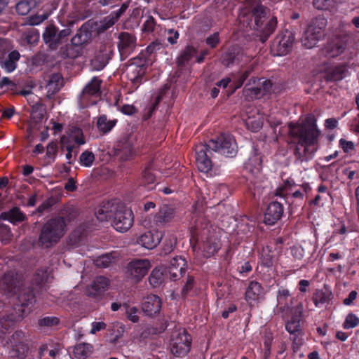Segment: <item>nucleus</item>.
Wrapping results in <instances>:
<instances>
[{"instance_id": "f257e3e1", "label": "nucleus", "mask_w": 359, "mask_h": 359, "mask_svg": "<svg viewBox=\"0 0 359 359\" xmlns=\"http://www.w3.org/2000/svg\"><path fill=\"white\" fill-rule=\"evenodd\" d=\"M288 128L291 143L294 144V163L311 161L318 149L315 147L318 144L320 135L316 118L308 116L301 123H289Z\"/></svg>"}, {"instance_id": "f03ea898", "label": "nucleus", "mask_w": 359, "mask_h": 359, "mask_svg": "<svg viewBox=\"0 0 359 359\" xmlns=\"http://www.w3.org/2000/svg\"><path fill=\"white\" fill-rule=\"evenodd\" d=\"M35 302L36 297L33 287H28L20 290L13 309L0 316V332L6 333L13 328L18 321L31 312Z\"/></svg>"}, {"instance_id": "7ed1b4c3", "label": "nucleus", "mask_w": 359, "mask_h": 359, "mask_svg": "<svg viewBox=\"0 0 359 359\" xmlns=\"http://www.w3.org/2000/svg\"><path fill=\"white\" fill-rule=\"evenodd\" d=\"M210 223L204 217L196 219L194 225L191 229V241L196 243L203 242L202 252L204 257L209 258L215 255L221 248L219 239L214 236H209Z\"/></svg>"}, {"instance_id": "20e7f679", "label": "nucleus", "mask_w": 359, "mask_h": 359, "mask_svg": "<svg viewBox=\"0 0 359 359\" xmlns=\"http://www.w3.org/2000/svg\"><path fill=\"white\" fill-rule=\"evenodd\" d=\"M268 11L266 7L259 4L253 7L247 15L250 20V27L259 32L260 40L262 43L265 42L274 32L277 26L276 17L271 16L269 18Z\"/></svg>"}, {"instance_id": "39448f33", "label": "nucleus", "mask_w": 359, "mask_h": 359, "mask_svg": "<svg viewBox=\"0 0 359 359\" xmlns=\"http://www.w3.org/2000/svg\"><path fill=\"white\" fill-rule=\"evenodd\" d=\"M290 313V316L285 323V329L290 334L293 351L297 352L304 344V336L305 334L303 329L302 304L299 303L295 305Z\"/></svg>"}, {"instance_id": "423d86ee", "label": "nucleus", "mask_w": 359, "mask_h": 359, "mask_svg": "<svg viewBox=\"0 0 359 359\" xmlns=\"http://www.w3.org/2000/svg\"><path fill=\"white\" fill-rule=\"evenodd\" d=\"M66 221L63 217L57 216L49 219L42 226L39 237V244L46 248L52 247L65 235Z\"/></svg>"}, {"instance_id": "0eeeda50", "label": "nucleus", "mask_w": 359, "mask_h": 359, "mask_svg": "<svg viewBox=\"0 0 359 359\" xmlns=\"http://www.w3.org/2000/svg\"><path fill=\"white\" fill-rule=\"evenodd\" d=\"M327 19L321 15L313 18L304 31L302 43L306 48H312L325 35Z\"/></svg>"}, {"instance_id": "6e6552de", "label": "nucleus", "mask_w": 359, "mask_h": 359, "mask_svg": "<svg viewBox=\"0 0 359 359\" xmlns=\"http://www.w3.org/2000/svg\"><path fill=\"white\" fill-rule=\"evenodd\" d=\"M206 144L211 151L217 152L226 157L233 158L238 153L236 140L229 133H222L216 138L210 140Z\"/></svg>"}, {"instance_id": "1a4fd4ad", "label": "nucleus", "mask_w": 359, "mask_h": 359, "mask_svg": "<svg viewBox=\"0 0 359 359\" xmlns=\"http://www.w3.org/2000/svg\"><path fill=\"white\" fill-rule=\"evenodd\" d=\"M192 339L185 329L172 333L170 339V351L175 357L183 358L189 353Z\"/></svg>"}, {"instance_id": "9d476101", "label": "nucleus", "mask_w": 359, "mask_h": 359, "mask_svg": "<svg viewBox=\"0 0 359 359\" xmlns=\"http://www.w3.org/2000/svg\"><path fill=\"white\" fill-rule=\"evenodd\" d=\"M111 221L112 226L116 231L126 232L133 224V212L130 209L123 205H118Z\"/></svg>"}, {"instance_id": "9b49d317", "label": "nucleus", "mask_w": 359, "mask_h": 359, "mask_svg": "<svg viewBox=\"0 0 359 359\" xmlns=\"http://www.w3.org/2000/svg\"><path fill=\"white\" fill-rule=\"evenodd\" d=\"M151 262L147 259H133L126 268L128 277L140 281L151 269Z\"/></svg>"}, {"instance_id": "f8f14e48", "label": "nucleus", "mask_w": 359, "mask_h": 359, "mask_svg": "<svg viewBox=\"0 0 359 359\" xmlns=\"http://www.w3.org/2000/svg\"><path fill=\"white\" fill-rule=\"evenodd\" d=\"M102 80L98 76H93L91 80L85 86L79 97L80 103L83 107H88L90 103L88 100L90 97H98L101 94V85ZM95 104V102H91L90 104Z\"/></svg>"}, {"instance_id": "ddd939ff", "label": "nucleus", "mask_w": 359, "mask_h": 359, "mask_svg": "<svg viewBox=\"0 0 359 359\" xmlns=\"http://www.w3.org/2000/svg\"><path fill=\"white\" fill-rule=\"evenodd\" d=\"M295 298L292 297L290 290L284 287L280 286L276 292L277 310L278 312L285 314L294 309Z\"/></svg>"}, {"instance_id": "4468645a", "label": "nucleus", "mask_w": 359, "mask_h": 359, "mask_svg": "<svg viewBox=\"0 0 359 359\" xmlns=\"http://www.w3.org/2000/svg\"><path fill=\"white\" fill-rule=\"evenodd\" d=\"M265 294L264 288L257 280H250L245 292V300L250 307H253Z\"/></svg>"}, {"instance_id": "2eb2a0df", "label": "nucleus", "mask_w": 359, "mask_h": 359, "mask_svg": "<svg viewBox=\"0 0 359 359\" xmlns=\"http://www.w3.org/2000/svg\"><path fill=\"white\" fill-rule=\"evenodd\" d=\"M294 33L287 29L278 35L273 42V46L276 47L279 55H285L291 49L295 39Z\"/></svg>"}, {"instance_id": "dca6fc26", "label": "nucleus", "mask_w": 359, "mask_h": 359, "mask_svg": "<svg viewBox=\"0 0 359 359\" xmlns=\"http://www.w3.org/2000/svg\"><path fill=\"white\" fill-rule=\"evenodd\" d=\"M210 149L207 147V144H201L196 146V165L200 172H208L211 170L212 163L210 156L208 153H210Z\"/></svg>"}, {"instance_id": "f3484780", "label": "nucleus", "mask_w": 359, "mask_h": 359, "mask_svg": "<svg viewBox=\"0 0 359 359\" xmlns=\"http://www.w3.org/2000/svg\"><path fill=\"white\" fill-rule=\"evenodd\" d=\"M246 172L255 178L258 177L262 169V157L259 150L253 147L248 161L244 164Z\"/></svg>"}, {"instance_id": "a211bd4d", "label": "nucleus", "mask_w": 359, "mask_h": 359, "mask_svg": "<svg viewBox=\"0 0 359 359\" xmlns=\"http://www.w3.org/2000/svg\"><path fill=\"white\" fill-rule=\"evenodd\" d=\"M118 49L121 57L126 58L134 50L136 46V38L132 34L123 32L118 35Z\"/></svg>"}, {"instance_id": "6ab92c4d", "label": "nucleus", "mask_w": 359, "mask_h": 359, "mask_svg": "<svg viewBox=\"0 0 359 359\" xmlns=\"http://www.w3.org/2000/svg\"><path fill=\"white\" fill-rule=\"evenodd\" d=\"M113 51L110 46L104 45L100 46L95 56L90 61L92 68L96 71L103 69L111 59Z\"/></svg>"}, {"instance_id": "aec40b11", "label": "nucleus", "mask_w": 359, "mask_h": 359, "mask_svg": "<svg viewBox=\"0 0 359 359\" xmlns=\"http://www.w3.org/2000/svg\"><path fill=\"white\" fill-rule=\"evenodd\" d=\"M284 208L280 202H271L264 212V222L266 225H273L280 220L283 215Z\"/></svg>"}, {"instance_id": "412c9836", "label": "nucleus", "mask_w": 359, "mask_h": 359, "mask_svg": "<svg viewBox=\"0 0 359 359\" xmlns=\"http://www.w3.org/2000/svg\"><path fill=\"white\" fill-rule=\"evenodd\" d=\"M348 67L345 63L329 66L324 70V79L327 82H338L347 75Z\"/></svg>"}, {"instance_id": "4be33fe9", "label": "nucleus", "mask_w": 359, "mask_h": 359, "mask_svg": "<svg viewBox=\"0 0 359 359\" xmlns=\"http://www.w3.org/2000/svg\"><path fill=\"white\" fill-rule=\"evenodd\" d=\"M161 308V301L158 296L149 294L143 299L142 309L146 316H155L159 313Z\"/></svg>"}, {"instance_id": "5701e85b", "label": "nucleus", "mask_w": 359, "mask_h": 359, "mask_svg": "<svg viewBox=\"0 0 359 359\" xmlns=\"http://www.w3.org/2000/svg\"><path fill=\"white\" fill-rule=\"evenodd\" d=\"M86 142L82 130L74 126L67 135H63L60 137V145H75L78 146L84 144Z\"/></svg>"}, {"instance_id": "b1692460", "label": "nucleus", "mask_w": 359, "mask_h": 359, "mask_svg": "<svg viewBox=\"0 0 359 359\" xmlns=\"http://www.w3.org/2000/svg\"><path fill=\"white\" fill-rule=\"evenodd\" d=\"M186 259L182 257H175L170 260L167 273L169 274L171 280H176L185 273Z\"/></svg>"}, {"instance_id": "393cba45", "label": "nucleus", "mask_w": 359, "mask_h": 359, "mask_svg": "<svg viewBox=\"0 0 359 359\" xmlns=\"http://www.w3.org/2000/svg\"><path fill=\"white\" fill-rule=\"evenodd\" d=\"M109 285L108 278L104 276H98L87 287L86 293L88 296L93 297L102 296L108 289Z\"/></svg>"}, {"instance_id": "a878e982", "label": "nucleus", "mask_w": 359, "mask_h": 359, "mask_svg": "<svg viewBox=\"0 0 359 359\" xmlns=\"http://www.w3.org/2000/svg\"><path fill=\"white\" fill-rule=\"evenodd\" d=\"M333 299V294L330 287L325 284L322 289H317L313 294L312 301L316 307L327 306Z\"/></svg>"}, {"instance_id": "bb28decb", "label": "nucleus", "mask_w": 359, "mask_h": 359, "mask_svg": "<svg viewBox=\"0 0 359 359\" xmlns=\"http://www.w3.org/2000/svg\"><path fill=\"white\" fill-rule=\"evenodd\" d=\"M162 233L160 231H147L137 238V243L147 249H153L161 242Z\"/></svg>"}, {"instance_id": "cd10ccee", "label": "nucleus", "mask_w": 359, "mask_h": 359, "mask_svg": "<svg viewBox=\"0 0 359 359\" xmlns=\"http://www.w3.org/2000/svg\"><path fill=\"white\" fill-rule=\"evenodd\" d=\"M115 150L116 154L123 161L130 160L135 155L133 143L128 138H123L118 141L115 146Z\"/></svg>"}, {"instance_id": "c85d7f7f", "label": "nucleus", "mask_w": 359, "mask_h": 359, "mask_svg": "<svg viewBox=\"0 0 359 359\" xmlns=\"http://www.w3.org/2000/svg\"><path fill=\"white\" fill-rule=\"evenodd\" d=\"M0 220H6L13 225H18L27 220L26 215L18 207H13L8 211L0 214Z\"/></svg>"}, {"instance_id": "c756f323", "label": "nucleus", "mask_w": 359, "mask_h": 359, "mask_svg": "<svg viewBox=\"0 0 359 359\" xmlns=\"http://www.w3.org/2000/svg\"><path fill=\"white\" fill-rule=\"evenodd\" d=\"M347 48L346 37H337L332 41L328 43L326 46L327 55L330 57H336L342 54Z\"/></svg>"}, {"instance_id": "7c9ffc66", "label": "nucleus", "mask_w": 359, "mask_h": 359, "mask_svg": "<svg viewBox=\"0 0 359 359\" xmlns=\"http://www.w3.org/2000/svg\"><path fill=\"white\" fill-rule=\"evenodd\" d=\"M175 212V208L172 205L164 204L161 206L158 212L155 215L154 222L158 226L164 225L171 221Z\"/></svg>"}, {"instance_id": "2f4dec72", "label": "nucleus", "mask_w": 359, "mask_h": 359, "mask_svg": "<svg viewBox=\"0 0 359 359\" xmlns=\"http://www.w3.org/2000/svg\"><path fill=\"white\" fill-rule=\"evenodd\" d=\"M118 205L107 201L103 202L95 211V216L100 222L111 221Z\"/></svg>"}, {"instance_id": "473e14b6", "label": "nucleus", "mask_w": 359, "mask_h": 359, "mask_svg": "<svg viewBox=\"0 0 359 359\" xmlns=\"http://www.w3.org/2000/svg\"><path fill=\"white\" fill-rule=\"evenodd\" d=\"M20 58V53L16 50H13L8 53L6 58H0V67L6 73H11L17 68Z\"/></svg>"}, {"instance_id": "72a5a7b5", "label": "nucleus", "mask_w": 359, "mask_h": 359, "mask_svg": "<svg viewBox=\"0 0 359 359\" xmlns=\"http://www.w3.org/2000/svg\"><path fill=\"white\" fill-rule=\"evenodd\" d=\"M242 53V50L237 46H232L221 56V63L225 67L233 65L236 61H238L239 56Z\"/></svg>"}, {"instance_id": "f704fd0d", "label": "nucleus", "mask_w": 359, "mask_h": 359, "mask_svg": "<svg viewBox=\"0 0 359 359\" xmlns=\"http://www.w3.org/2000/svg\"><path fill=\"white\" fill-rule=\"evenodd\" d=\"M43 39L50 48L56 49L60 42V36L57 34V29L53 25L48 26L43 33Z\"/></svg>"}, {"instance_id": "c9c22d12", "label": "nucleus", "mask_w": 359, "mask_h": 359, "mask_svg": "<svg viewBox=\"0 0 359 359\" xmlns=\"http://www.w3.org/2000/svg\"><path fill=\"white\" fill-rule=\"evenodd\" d=\"M116 119H108L107 116L105 114L100 115L97 118L96 127L99 133L102 135L108 134L116 125Z\"/></svg>"}, {"instance_id": "e433bc0d", "label": "nucleus", "mask_w": 359, "mask_h": 359, "mask_svg": "<svg viewBox=\"0 0 359 359\" xmlns=\"http://www.w3.org/2000/svg\"><path fill=\"white\" fill-rule=\"evenodd\" d=\"M93 352V346L89 343H79L74 348L73 353L77 359H86L90 356Z\"/></svg>"}, {"instance_id": "4c0bfd02", "label": "nucleus", "mask_w": 359, "mask_h": 359, "mask_svg": "<svg viewBox=\"0 0 359 359\" xmlns=\"http://www.w3.org/2000/svg\"><path fill=\"white\" fill-rule=\"evenodd\" d=\"M165 276H167L166 269L156 267L152 270L149 277V284L153 287H157L160 286L163 282Z\"/></svg>"}, {"instance_id": "58836bf2", "label": "nucleus", "mask_w": 359, "mask_h": 359, "mask_svg": "<svg viewBox=\"0 0 359 359\" xmlns=\"http://www.w3.org/2000/svg\"><path fill=\"white\" fill-rule=\"evenodd\" d=\"M197 53V49L192 46H187L177 57V63L180 67H184Z\"/></svg>"}, {"instance_id": "ea45409f", "label": "nucleus", "mask_w": 359, "mask_h": 359, "mask_svg": "<svg viewBox=\"0 0 359 359\" xmlns=\"http://www.w3.org/2000/svg\"><path fill=\"white\" fill-rule=\"evenodd\" d=\"M28 348L24 343H18L12 345L8 352V357L11 359H24L27 355Z\"/></svg>"}, {"instance_id": "a19ab883", "label": "nucleus", "mask_w": 359, "mask_h": 359, "mask_svg": "<svg viewBox=\"0 0 359 359\" xmlns=\"http://www.w3.org/2000/svg\"><path fill=\"white\" fill-rule=\"evenodd\" d=\"M90 33L88 30L80 29L72 38L71 43L77 48H81L82 46L90 40Z\"/></svg>"}, {"instance_id": "79ce46f5", "label": "nucleus", "mask_w": 359, "mask_h": 359, "mask_svg": "<svg viewBox=\"0 0 359 359\" xmlns=\"http://www.w3.org/2000/svg\"><path fill=\"white\" fill-rule=\"evenodd\" d=\"M62 76L60 74H53L50 76L46 86L47 93L50 95H54L60 90V81Z\"/></svg>"}, {"instance_id": "37998d69", "label": "nucleus", "mask_w": 359, "mask_h": 359, "mask_svg": "<svg viewBox=\"0 0 359 359\" xmlns=\"http://www.w3.org/2000/svg\"><path fill=\"white\" fill-rule=\"evenodd\" d=\"M296 186L294 180L289 178L276 189L275 196L285 198L292 191V188Z\"/></svg>"}, {"instance_id": "c03bdc74", "label": "nucleus", "mask_w": 359, "mask_h": 359, "mask_svg": "<svg viewBox=\"0 0 359 359\" xmlns=\"http://www.w3.org/2000/svg\"><path fill=\"white\" fill-rule=\"evenodd\" d=\"M144 76V71L140 66H135L131 72L128 73V78L137 89L142 83Z\"/></svg>"}, {"instance_id": "a18cd8bd", "label": "nucleus", "mask_w": 359, "mask_h": 359, "mask_svg": "<svg viewBox=\"0 0 359 359\" xmlns=\"http://www.w3.org/2000/svg\"><path fill=\"white\" fill-rule=\"evenodd\" d=\"M259 85L262 96L270 95L271 93H278L276 85H273L270 79H266L264 78L259 79Z\"/></svg>"}, {"instance_id": "49530a36", "label": "nucleus", "mask_w": 359, "mask_h": 359, "mask_svg": "<svg viewBox=\"0 0 359 359\" xmlns=\"http://www.w3.org/2000/svg\"><path fill=\"white\" fill-rule=\"evenodd\" d=\"M153 162L149 161L142 171V183L144 185H149L154 183L156 177L152 172Z\"/></svg>"}, {"instance_id": "de8ad7c7", "label": "nucleus", "mask_w": 359, "mask_h": 359, "mask_svg": "<svg viewBox=\"0 0 359 359\" xmlns=\"http://www.w3.org/2000/svg\"><path fill=\"white\" fill-rule=\"evenodd\" d=\"M243 93L247 100L259 99L263 97L259 86H250V83L245 85Z\"/></svg>"}, {"instance_id": "09e8293b", "label": "nucleus", "mask_w": 359, "mask_h": 359, "mask_svg": "<svg viewBox=\"0 0 359 359\" xmlns=\"http://www.w3.org/2000/svg\"><path fill=\"white\" fill-rule=\"evenodd\" d=\"M60 319L55 316H45L38 320V325L40 327H52L58 325Z\"/></svg>"}, {"instance_id": "8fccbe9b", "label": "nucleus", "mask_w": 359, "mask_h": 359, "mask_svg": "<svg viewBox=\"0 0 359 359\" xmlns=\"http://www.w3.org/2000/svg\"><path fill=\"white\" fill-rule=\"evenodd\" d=\"M81 48H77L72 44H67L65 48H62V55L69 58H76L81 55Z\"/></svg>"}, {"instance_id": "3c124183", "label": "nucleus", "mask_w": 359, "mask_h": 359, "mask_svg": "<svg viewBox=\"0 0 359 359\" xmlns=\"http://www.w3.org/2000/svg\"><path fill=\"white\" fill-rule=\"evenodd\" d=\"M95 161V155L92 151L86 150L81 153L79 157V162L81 165L90 167Z\"/></svg>"}, {"instance_id": "603ef678", "label": "nucleus", "mask_w": 359, "mask_h": 359, "mask_svg": "<svg viewBox=\"0 0 359 359\" xmlns=\"http://www.w3.org/2000/svg\"><path fill=\"white\" fill-rule=\"evenodd\" d=\"M247 128L253 133L259 131L263 126L262 119L259 118L248 117L245 121Z\"/></svg>"}, {"instance_id": "864d4df0", "label": "nucleus", "mask_w": 359, "mask_h": 359, "mask_svg": "<svg viewBox=\"0 0 359 359\" xmlns=\"http://www.w3.org/2000/svg\"><path fill=\"white\" fill-rule=\"evenodd\" d=\"M339 0H313V6L318 10H327L333 8Z\"/></svg>"}, {"instance_id": "5fc2aeb1", "label": "nucleus", "mask_w": 359, "mask_h": 359, "mask_svg": "<svg viewBox=\"0 0 359 359\" xmlns=\"http://www.w3.org/2000/svg\"><path fill=\"white\" fill-rule=\"evenodd\" d=\"M45 109L43 104L36 103L32 108V118L37 121H41L44 117Z\"/></svg>"}, {"instance_id": "6e6d98bb", "label": "nucleus", "mask_w": 359, "mask_h": 359, "mask_svg": "<svg viewBox=\"0 0 359 359\" xmlns=\"http://www.w3.org/2000/svg\"><path fill=\"white\" fill-rule=\"evenodd\" d=\"M358 325L359 318L356 315L351 313L346 316L345 320L343 323V327L344 329L348 330L351 328H354L357 327Z\"/></svg>"}, {"instance_id": "4d7b16f0", "label": "nucleus", "mask_w": 359, "mask_h": 359, "mask_svg": "<svg viewBox=\"0 0 359 359\" xmlns=\"http://www.w3.org/2000/svg\"><path fill=\"white\" fill-rule=\"evenodd\" d=\"M260 264L266 268H270L273 266V256L271 255V250H269L268 252L263 251L259 257Z\"/></svg>"}, {"instance_id": "13d9d810", "label": "nucleus", "mask_w": 359, "mask_h": 359, "mask_svg": "<svg viewBox=\"0 0 359 359\" xmlns=\"http://www.w3.org/2000/svg\"><path fill=\"white\" fill-rule=\"evenodd\" d=\"M61 214L67 222L73 221L77 217V212L73 207H65L62 211Z\"/></svg>"}, {"instance_id": "bf43d9fd", "label": "nucleus", "mask_w": 359, "mask_h": 359, "mask_svg": "<svg viewBox=\"0 0 359 359\" xmlns=\"http://www.w3.org/2000/svg\"><path fill=\"white\" fill-rule=\"evenodd\" d=\"M125 311L127 318L133 323H137L139 316H137L138 310L135 306L130 307L127 303V307H125Z\"/></svg>"}, {"instance_id": "052dcab7", "label": "nucleus", "mask_w": 359, "mask_h": 359, "mask_svg": "<svg viewBox=\"0 0 359 359\" xmlns=\"http://www.w3.org/2000/svg\"><path fill=\"white\" fill-rule=\"evenodd\" d=\"M194 287V278L193 276H188L187 281L182 290V296L183 298H187L189 293L192 290Z\"/></svg>"}, {"instance_id": "680f3d73", "label": "nucleus", "mask_w": 359, "mask_h": 359, "mask_svg": "<svg viewBox=\"0 0 359 359\" xmlns=\"http://www.w3.org/2000/svg\"><path fill=\"white\" fill-rule=\"evenodd\" d=\"M117 21L110 15V14L103 18V20L100 22V31H106L110 27H111Z\"/></svg>"}, {"instance_id": "e2e57ef3", "label": "nucleus", "mask_w": 359, "mask_h": 359, "mask_svg": "<svg viewBox=\"0 0 359 359\" xmlns=\"http://www.w3.org/2000/svg\"><path fill=\"white\" fill-rule=\"evenodd\" d=\"M219 34L217 32L210 34L205 39V43L211 48H215L219 45Z\"/></svg>"}, {"instance_id": "0e129e2a", "label": "nucleus", "mask_w": 359, "mask_h": 359, "mask_svg": "<svg viewBox=\"0 0 359 359\" xmlns=\"http://www.w3.org/2000/svg\"><path fill=\"white\" fill-rule=\"evenodd\" d=\"M339 145L346 154H348L355 149V145L352 141H348L343 138L339 140Z\"/></svg>"}, {"instance_id": "69168bd1", "label": "nucleus", "mask_w": 359, "mask_h": 359, "mask_svg": "<svg viewBox=\"0 0 359 359\" xmlns=\"http://www.w3.org/2000/svg\"><path fill=\"white\" fill-rule=\"evenodd\" d=\"M237 270L241 276L245 277L252 271V266L249 261H246L238 266Z\"/></svg>"}, {"instance_id": "338daca9", "label": "nucleus", "mask_w": 359, "mask_h": 359, "mask_svg": "<svg viewBox=\"0 0 359 359\" xmlns=\"http://www.w3.org/2000/svg\"><path fill=\"white\" fill-rule=\"evenodd\" d=\"M16 12L21 15H27L30 11V6L28 2L21 1L16 4Z\"/></svg>"}, {"instance_id": "774afa93", "label": "nucleus", "mask_w": 359, "mask_h": 359, "mask_svg": "<svg viewBox=\"0 0 359 359\" xmlns=\"http://www.w3.org/2000/svg\"><path fill=\"white\" fill-rule=\"evenodd\" d=\"M57 149L58 146L57 142H51L48 143L46 147V156L54 161L57 153Z\"/></svg>"}]
</instances>
